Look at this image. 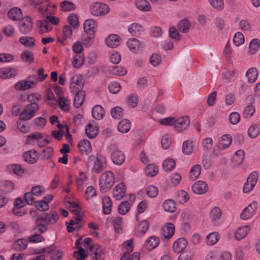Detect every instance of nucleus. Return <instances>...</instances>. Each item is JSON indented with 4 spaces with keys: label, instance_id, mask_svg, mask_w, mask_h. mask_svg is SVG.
<instances>
[{
    "label": "nucleus",
    "instance_id": "64",
    "mask_svg": "<svg viewBox=\"0 0 260 260\" xmlns=\"http://www.w3.org/2000/svg\"><path fill=\"white\" fill-rule=\"evenodd\" d=\"M96 196V189L92 186H88L85 192V197L87 200H89Z\"/></svg>",
    "mask_w": 260,
    "mask_h": 260
},
{
    "label": "nucleus",
    "instance_id": "59",
    "mask_svg": "<svg viewBox=\"0 0 260 260\" xmlns=\"http://www.w3.org/2000/svg\"><path fill=\"white\" fill-rule=\"evenodd\" d=\"M158 171V167L153 164L148 165L145 169V174L147 176L153 177Z\"/></svg>",
    "mask_w": 260,
    "mask_h": 260
},
{
    "label": "nucleus",
    "instance_id": "12",
    "mask_svg": "<svg viewBox=\"0 0 260 260\" xmlns=\"http://www.w3.org/2000/svg\"><path fill=\"white\" fill-rule=\"evenodd\" d=\"M190 123L189 118L187 116H182L178 119L175 118L174 128L178 132L185 129Z\"/></svg>",
    "mask_w": 260,
    "mask_h": 260
},
{
    "label": "nucleus",
    "instance_id": "31",
    "mask_svg": "<svg viewBox=\"0 0 260 260\" xmlns=\"http://www.w3.org/2000/svg\"><path fill=\"white\" fill-rule=\"evenodd\" d=\"M105 114V110L103 107L100 105L94 106L92 109V117L98 120L103 118Z\"/></svg>",
    "mask_w": 260,
    "mask_h": 260
},
{
    "label": "nucleus",
    "instance_id": "45",
    "mask_svg": "<svg viewBox=\"0 0 260 260\" xmlns=\"http://www.w3.org/2000/svg\"><path fill=\"white\" fill-rule=\"evenodd\" d=\"M137 8L142 11L148 12L151 9V6L146 0H136Z\"/></svg>",
    "mask_w": 260,
    "mask_h": 260
},
{
    "label": "nucleus",
    "instance_id": "21",
    "mask_svg": "<svg viewBox=\"0 0 260 260\" xmlns=\"http://www.w3.org/2000/svg\"><path fill=\"white\" fill-rule=\"evenodd\" d=\"M79 241L80 239H78L76 242L75 245L77 248H78V251L74 252V256L77 260H85V258L88 255V252L87 250L79 247Z\"/></svg>",
    "mask_w": 260,
    "mask_h": 260
},
{
    "label": "nucleus",
    "instance_id": "58",
    "mask_svg": "<svg viewBox=\"0 0 260 260\" xmlns=\"http://www.w3.org/2000/svg\"><path fill=\"white\" fill-rule=\"evenodd\" d=\"M60 7L63 11H71L76 9V5L73 2L69 1H63L60 4Z\"/></svg>",
    "mask_w": 260,
    "mask_h": 260
},
{
    "label": "nucleus",
    "instance_id": "41",
    "mask_svg": "<svg viewBox=\"0 0 260 260\" xmlns=\"http://www.w3.org/2000/svg\"><path fill=\"white\" fill-rule=\"evenodd\" d=\"M117 128L119 132L126 133L129 131L131 128V123L129 120L124 119L119 122Z\"/></svg>",
    "mask_w": 260,
    "mask_h": 260
},
{
    "label": "nucleus",
    "instance_id": "32",
    "mask_svg": "<svg viewBox=\"0 0 260 260\" xmlns=\"http://www.w3.org/2000/svg\"><path fill=\"white\" fill-rule=\"evenodd\" d=\"M232 138L229 135H224L221 137L219 141V148L220 149H226L232 144Z\"/></svg>",
    "mask_w": 260,
    "mask_h": 260
},
{
    "label": "nucleus",
    "instance_id": "43",
    "mask_svg": "<svg viewBox=\"0 0 260 260\" xmlns=\"http://www.w3.org/2000/svg\"><path fill=\"white\" fill-rule=\"evenodd\" d=\"M0 185L1 186V190L5 193L12 191L15 187L14 183L12 181L8 180L1 181Z\"/></svg>",
    "mask_w": 260,
    "mask_h": 260
},
{
    "label": "nucleus",
    "instance_id": "28",
    "mask_svg": "<svg viewBox=\"0 0 260 260\" xmlns=\"http://www.w3.org/2000/svg\"><path fill=\"white\" fill-rule=\"evenodd\" d=\"M162 234L165 238L169 239L172 237L175 232V226L171 222L167 223L163 228Z\"/></svg>",
    "mask_w": 260,
    "mask_h": 260
},
{
    "label": "nucleus",
    "instance_id": "5",
    "mask_svg": "<svg viewBox=\"0 0 260 260\" xmlns=\"http://www.w3.org/2000/svg\"><path fill=\"white\" fill-rule=\"evenodd\" d=\"M39 108L38 105H26L20 113V119L22 120H29L34 116L35 113L39 110Z\"/></svg>",
    "mask_w": 260,
    "mask_h": 260
},
{
    "label": "nucleus",
    "instance_id": "30",
    "mask_svg": "<svg viewBox=\"0 0 260 260\" xmlns=\"http://www.w3.org/2000/svg\"><path fill=\"white\" fill-rule=\"evenodd\" d=\"M159 243V239L156 236H151L148 238L145 243L146 248L151 250L156 248Z\"/></svg>",
    "mask_w": 260,
    "mask_h": 260
},
{
    "label": "nucleus",
    "instance_id": "48",
    "mask_svg": "<svg viewBox=\"0 0 260 260\" xmlns=\"http://www.w3.org/2000/svg\"><path fill=\"white\" fill-rule=\"evenodd\" d=\"M219 235L216 232H212L206 237V244L209 246H212L218 241Z\"/></svg>",
    "mask_w": 260,
    "mask_h": 260
},
{
    "label": "nucleus",
    "instance_id": "50",
    "mask_svg": "<svg viewBox=\"0 0 260 260\" xmlns=\"http://www.w3.org/2000/svg\"><path fill=\"white\" fill-rule=\"evenodd\" d=\"M86 136L90 139L95 138L98 135L96 127L92 124H88L85 128Z\"/></svg>",
    "mask_w": 260,
    "mask_h": 260
},
{
    "label": "nucleus",
    "instance_id": "33",
    "mask_svg": "<svg viewBox=\"0 0 260 260\" xmlns=\"http://www.w3.org/2000/svg\"><path fill=\"white\" fill-rule=\"evenodd\" d=\"M202 167L200 165L196 164L190 169L189 172V178L192 180L197 179L201 174Z\"/></svg>",
    "mask_w": 260,
    "mask_h": 260
},
{
    "label": "nucleus",
    "instance_id": "13",
    "mask_svg": "<svg viewBox=\"0 0 260 260\" xmlns=\"http://www.w3.org/2000/svg\"><path fill=\"white\" fill-rule=\"evenodd\" d=\"M34 78V77H30L27 80H22L17 82L15 84V88L16 90H21L32 88L37 84V82H35V80L32 79Z\"/></svg>",
    "mask_w": 260,
    "mask_h": 260
},
{
    "label": "nucleus",
    "instance_id": "47",
    "mask_svg": "<svg viewBox=\"0 0 260 260\" xmlns=\"http://www.w3.org/2000/svg\"><path fill=\"white\" fill-rule=\"evenodd\" d=\"M85 58L83 54H78L75 55L72 61L73 66L76 69L80 68L84 63Z\"/></svg>",
    "mask_w": 260,
    "mask_h": 260
},
{
    "label": "nucleus",
    "instance_id": "20",
    "mask_svg": "<svg viewBox=\"0 0 260 260\" xmlns=\"http://www.w3.org/2000/svg\"><path fill=\"white\" fill-rule=\"evenodd\" d=\"M128 31L132 36H139L143 31V26L138 23L134 22L128 26Z\"/></svg>",
    "mask_w": 260,
    "mask_h": 260
},
{
    "label": "nucleus",
    "instance_id": "23",
    "mask_svg": "<svg viewBox=\"0 0 260 260\" xmlns=\"http://www.w3.org/2000/svg\"><path fill=\"white\" fill-rule=\"evenodd\" d=\"M78 146L82 153L88 154L92 151V147L90 142L86 139L80 141L78 143Z\"/></svg>",
    "mask_w": 260,
    "mask_h": 260
},
{
    "label": "nucleus",
    "instance_id": "38",
    "mask_svg": "<svg viewBox=\"0 0 260 260\" xmlns=\"http://www.w3.org/2000/svg\"><path fill=\"white\" fill-rule=\"evenodd\" d=\"M109 73L113 75L122 76L126 74V69L122 67L114 66L110 67L109 69Z\"/></svg>",
    "mask_w": 260,
    "mask_h": 260
},
{
    "label": "nucleus",
    "instance_id": "60",
    "mask_svg": "<svg viewBox=\"0 0 260 260\" xmlns=\"http://www.w3.org/2000/svg\"><path fill=\"white\" fill-rule=\"evenodd\" d=\"M68 208L75 215L80 216L82 214L81 207L75 202L69 203Z\"/></svg>",
    "mask_w": 260,
    "mask_h": 260
},
{
    "label": "nucleus",
    "instance_id": "49",
    "mask_svg": "<svg viewBox=\"0 0 260 260\" xmlns=\"http://www.w3.org/2000/svg\"><path fill=\"white\" fill-rule=\"evenodd\" d=\"M19 41L22 45L27 48L32 47L35 45V39L30 37H21L19 39Z\"/></svg>",
    "mask_w": 260,
    "mask_h": 260
},
{
    "label": "nucleus",
    "instance_id": "53",
    "mask_svg": "<svg viewBox=\"0 0 260 260\" xmlns=\"http://www.w3.org/2000/svg\"><path fill=\"white\" fill-rule=\"evenodd\" d=\"M21 58L23 62L28 63H32L34 60V54L29 50L22 52Z\"/></svg>",
    "mask_w": 260,
    "mask_h": 260
},
{
    "label": "nucleus",
    "instance_id": "24",
    "mask_svg": "<svg viewBox=\"0 0 260 260\" xmlns=\"http://www.w3.org/2000/svg\"><path fill=\"white\" fill-rule=\"evenodd\" d=\"M38 30L40 33H45L50 31L52 26L46 20H39L36 22Z\"/></svg>",
    "mask_w": 260,
    "mask_h": 260
},
{
    "label": "nucleus",
    "instance_id": "10",
    "mask_svg": "<svg viewBox=\"0 0 260 260\" xmlns=\"http://www.w3.org/2000/svg\"><path fill=\"white\" fill-rule=\"evenodd\" d=\"M257 209V203L253 202L245 207L240 214V217L243 220H248L251 218L255 213Z\"/></svg>",
    "mask_w": 260,
    "mask_h": 260
},
{
    "label": "nucleus",
    "instance_id": "56",
    "mask_svg": "<svg viewBox=\"0 0 260 260\" xmlns=\"http://www.w3.org/2000/svg\"><path fill=\"white\" fill-rule=\"evenodd\" d=\"M163 208L166 212L173 213L176 210V204L172 200H167L163 204Z\"/></svg>",
    "mask_w": 260,
    "mask_h": 260
},
{
    "label": "nucleus",
    "instance_id": "44",
    "mask_svg": "<svg viewBox=\"0 0 260 260\" xmlns=\"http://www.w3.org/2000/svg\"><path fill=\"white\" fill-rule=\"evenodd\" d=\"M247 132L250 138H255L260 134V125L258 124H252L248 129Z\"/></svg>",
    "mask_w": 260,
    "mask_h": 260
},
{
    "label": "nucleus",
    "instance_id": "29",
    "mask_svg": "<svg viewBox=\"0 0 260 260\" xmlns=\"http://www.w3.org/2000/svg\"><path fill=\"white\" fill-rule=\"evenodd\" d=\"M59 108L63 111L68 112L70 108V101L65 96H60L58 98L57 103Z\"/></svg>",
    "mask_w": 260,
    "mask_h": 260
},
{
    "label": "nucleus",
    "instance_id": "63",
    "mask_svg": "<svg viewBox=\"0 0 260 260\" xmlns=\"http://www.w3.org/2000/svg\"><path fill=\"white\" fill-rule=\"evenodd\" d=\"M244 35L240 32H236L233 38V42L234 44L239 47L244 43Z\"/></svg>",
    "mask_w": 260,
    "mask_h": 260
},
{
    "label": "nucleus",
    "instance_id": "3",
    "mask_svg": "<svg viewBox=\"0 0 260 260\" xmlns=\"http://www.w3.org/2000/svg\"><path fill=\"white\" fill-rule=\"evenodd\" d=\"M109 6L102 2H93L89 6L90 13L95 17H101L107 15L110 12Z\"/></svg>",
    "mask_w": 260,
    "mask_h": 260
},
{
    "label": "nucleus",
    "instance_id": "14",
    "mask_svg": "<svg viewBox=\"0 0 260 260\" xmlns=\"http://www.w3.org/2000/svg\"><path fill=\"white\" fill-rule=\"evenodd\" d=\"M126 191V187L123 183L117 184L113 189L112 194L113 198L116 200H120L124 196Z\"/></svg>",
    "mask_w": 260,
    "mask_h": 260
},
{
    "label": "nucleus",
    "instance_id": "36",
    "mask_svg": "<svg viewBox=\"0 0 260 260\" xmlns=\"http://www.w3.org/2000/svg\"><path fill=\"white\" fill-rule=\"evenodd\" d=\"M221 212L219 208L214 207L211 209L210 212L209 217L214 223L217 222L221 218Z\"/></svg>",
    "mask_w": 260,
    "mask_h": 260
},
{
    "label": "nucleus",
    "instance_id": "27",
    "mask_svg": "<svg viewBox=\"0 0 260 260\" xmlns=\"http://www.w3.org/2000/svg\"><path fill=\"white\" fill-rule=\"evenodd\" d=\"M250 231V228L248 225L239 227L235 233V238L237 240H241L244 239Z\"/></svg>",
    "mask_w": 260,
    "mask_h": 260
},
{
    "label": "nucleus",
    "instance_id": "1",
    "mask_svg": "<svg viewBox=\"0 0 260 260\" xmlns=\"http://www.w3.org/2000/svg\"><path fill=\"white\" fill-rule=\"evenodd\" d=\"M115 182L114 173L111 171H107L103 173L99 180L100 190L106 192L111 189Z\"/></svg>",
    "mask_w": 260,
    "mask_h": 260
},
{
    "label": "nucleus",
    "instance_id": "25",
    "mask_svg": "<svg viewBox=\"0 0 260 260\" xmlns=\"http://www.w3.org/2000/svg\"><path fill=\"white\" fill-rule=\"evenodd\" d=\"M245 156V152L243 150H237L234 154L232 163L234 166L237 167L242 164Z\"/></svg>",
    "mask_w": 260,
    "mask_h": 260
},
{
    "label": "nucleus",
    "instance_id": "8",
    "mask_svg": "<svg viewBox=\"0 0 260 260\" xmlns=\"http://www.w3.org/2000/svg\"><path fill=\"white\" fill-rule=\"evenodd\" d=\"M107 166V159L105 156L101 154L97 155L94 161L92 170L99 174L104 170Z\"/></svg>",
    "mask_w": 260,
    "mask_h": 260
},
{
    "label": "nucleus",
    "instance_id": "22",
    "mask_svg": "<svg viewBox=\"0 0 260 260\" xmlns=\"http://www.w3.org/2000/svg\"><path fill=\"white\" fill-rule=\"evenodd\" d=\"M127 46L129 50L133 52H137L141 48V44L139 40L136 38L129 39L127 42Z\"/></svg>",
    "mask_w": 260,
    "mask_h": 260
},
{
    "label": "nucleus",
    "instance_id": "19",
    "mask_svg": "<svg viewBox=\"0 0 260 260\" xmlns=\"http://www.w3.org/2000/svg\"><path fill=\"white\" fill-rule=\"evenodd\" d=\"M24 161L29 164H34L38 160V153L37 151L31 149L25 152L22 155Z\"/></svg>",
    "mask_w": 260,
    "mask_h": 260
},
{
    "label": "nucleus",
    "instance_id": "52",
    "mask_svg": "<svg viewBox=\"0 0 260 260\" xmlns=\"http://www.w3.org/2000/svg\"><path fill=\"white\" fill-rule=\"evenodd\" d=\"M193 150L192 141L191 140H186L182 144V152L185 155L191 154Z\"/></svg>",
    "mask_w": 260,
    "mask_h": 260
},
{
    "label": "nucleus",
    "instance_id": "4",
    "mask_svg": "<svg viewBox=\"0 0 260 260\" xmlns=\"http://www.w3.org/2000/svg\"><path fill=\"white\" fill-rule=\"evenodd\" d=\"M110 158L112 162L115 165H122L125 159L124 152L119 148L114 147L110 153Z\"/></svg>",
    "mask_w": 260,
    "mask_h": 260
},
{
    "label": "nucleus",
    "instance_id": "62",
    "mask_svg": "<svg viewBox=\"0 0 260 260\" xmlns=\"http://www.w3.org/2000/svg\"><path fill=\"white\" fill-rule=\"evenodd\" d=\"M177 200L180 204H184L188 201L189 199V194L184 190H181L178 192Z\"/></svg>",
    "mask_w": 260,
    "mask_h": 260
},
{
    "label": "nucleus",
    "instance_id": "61",
    "mask_svg": "<svg viewBox=\"0 0 260 260\" xmlns=\"http://www.w3.org/2000/svg\"><path fill=\"white\" fill-rule=\"evenodd\" d=\"M175 166V160L172 158H167L162 163V168L166 171H170Z\"/></svg>",
    "mask_w": 260,
    "mask_h": 260
},
{
    "label": "nucleus",
    "instance_id": "51",
    "mask_svg": "<svg viewBox=\"0 0 260 260\" xmlns=\"http://www.w3.org/2000/svg\"><path fill=\"white\" fill-rule=\"evenodd\" d=\"M177 27L180 32L187 33L189 30L190 24L188 20L186 19H183L179 21Z\"/></svg>",
    "mask_w": 260,
    "mask_h": 260
},
{
    "label": "nucleus",
    "instance_id": "46",
    "mask_svg": "<svg viewBox=\"0 0 260 260\" xmlns=\"http://www.w3.org/2000/svg\"><path fill=\"white\" fill-rule=\"evenodd\" d=\"M75 95L74 105L76 108L80 107L84 100L85 92L83 90L78 91Z\"/></svg>",
    "mask_w": 260,
    "mask_h": 260
},
{
    "label": "nucleus",
    "instance_id": "7",
    "mask_svg": "<svg viewBox=\"0 0 260 260\" xmlns=\"http://www.w3.org/2000/svg\"><path fill=\"white\" fill-rule=\"evenodd\" d=\"M258 177V173L255 171L252 172L249 175L243 186L244 193H249L253 189L257 183Z\"/></svg>",
    "mask_w": 260,
    "mask_h": 260
},
{
    "label": "nucleus",
    "instance_id": "9",
    "mask_svg": "<svg viewBox=\"0 0 260 260\" xmlns=\"http://www.w3.org/2000/svg\"><path fill=\"white\" fill-rule=\"evenodd\" d=\"M33 22L30 17L25 16L22 18L18 24V28L21 33L26 34L32 29Z\"/></svg>",
    "mask_w": 260,
    "mask_h": 260
},
{
    "label": "nucleus",
    "instance_id": "18",
    "mask_svg": "<svg viewBox=\"0 0 260 260\" xmlns=\"http://www.w3.org/2000/svg\"><path fill=\"white\" fill-rule=\"evenodd\" d=\"M192 190L196 194H203L208 190L207 184L203 181H198L192 185Z\"/></svg>",
    "mask_w": 260,
    "mask_h": 260
},
{
    "label": "nucleus",
    "instance_id": "17",
    "mask_svg": "<svg viewBox=\"0 0 260 260\" xmlns=\"http://www.w3.org/2000/svg\"><path fill=\"white\" fill-rule=\"evenodd\" d=\"M187 245V241L185 238H178L173 243V250L175 253H180L186 248Z\"/></svg>",
    "mask_w": 260,
    "mask_h": 260
},
{
    "label": "nucleus",
    "instance_id": "55",
    "mask_svg": "<svg viewBox=\"0 0 260 260\" xmlns=\"http://www.w3.org/2000/svg\"><path fill=\"white\" fill-rule=\"evenodd\" d=\"M131 204L128 201L122 202L118 206V211L121 215H125L130 210Z\"/></svg>",
    "mask_w": 260,
    "mask_h": 260
},
{
    "label": "nucleus",
    "instance_id": "40",
    "mask_svg": "<svg viewBox=\"0 0 260 260\" xmlns=\"http://www.w3.org/2000/svg\"><path fill=\"white\" fill-rule=\"evenodd\" d=\"M149 228V222L147 220H143L138 224L136 229V234L138 236H141L144 235L148 230Z\"/></svg>",
    "mask_w": 260,
    "mask_h": 260
},
{
    "label": "nucleus",
    "instance_id": "16",
    "mask_svg": "<svg viewBox=\"0 0 260 260\" xmlns=\"http://www.w3.org/2000/svg\"><path fill=\"white\" fill-rule=\"evenodd\" d=\"M96 26L97 22L93 19H86L83 23L84 31L89 35H94Z\"/></svg>",
    "mask_w": 260,
    "mask_h": 260
},
{
    "label": "nucleus",
    "instance_id": "57",
    "mask_svg": "<svg viewBox=\"0 0 260 260\" xmlns=\"http://www.w3.org/2000/svg\"><path fill=\"white\" fill-rule=\"evenodd\" d=\"M260 42L257 39H252L249 46V52L251 54H255L259 49Z\"/></svg>",
    "mask_w": 260,
    "mask_h": 260
},
{
    "label": "nucleus",
    "instance_id": "39",
    "mask_svg": "<svg viewBox=\"0 0 260 260\" xmlns=\"http://www.w3.org/2000/svg\"><path fill=\"white\" fill-rule=\"evenodd\" d=\"M46 230L47 227L43 218L37 219L36 221V226L34 229L35 233L42 234L44 233Z\"/></svg>",
    "mask_w": 260,
    "mask_h": 260
},
{
    "label": "nucleus",
    "instance_id": "34",
    "mask_svg": "<svg viewBox=\"0 0 260 260\" xmlns=\"http://www.w3.org/2000/svg\"><path fill=\"white\" fill-rule=\"evenodd\" d=\"M8 16L12 20H19L22 17L21 10L20 8L17 7L13 8L9 11Z\"/></svg>",
    "mask_w": 260,
    "mask_h": 260
},
{
    "label": "nucleus",
    "instance_id": "42",
    "mask_svg": "<svg viewBox=\"0 0 260 260\" xmlns=\"http://www.w3.org/2000/svg\"><path fill=\"white\" fill-rule=\"evenodd\" d=\"M59 218L58 214L54 212L51 211L48 213L46 214L45 217L43 218L44 223H48L50 224H54L56 222Z\"/></svg>",
    "mask_w": 260,
    "mask_h": 260
},
{
    "label": "nucleus",
    "instance_id": "15",
    "mask_svg": "<svg viewBox=\"0 0 260 260\" xmlns=\"http://www.w3.org/2000/svg\"><path fill=\"white\" fill-rule=\"evenodd\" d=\"M120 38L118 35L112 34L106 38L105 42L108 47L114 48L120 44Z\"/></svg>",
    "mask_w": 260,
    "mask_h": 260
},
{
    "label": "nucleus",
    "instance_id": "2",
    "mask_svg": "<svg viewBox=\"0 0 260 260\" xmlns=\"http://www.w3.org/2000/svg\"><path fill=\"white\" fill-rule=\"evenodd\" d=\"M44 5L46 6V7L45 8L40 7L39 11L42 13H46L47 15L46 20L47 21L48 23L49 22L51 24L55 25H57L60 21L59 18L56 16L50 15L55 12L54 9L56 8L55 4L51 3L49 1H46L44 2Z\"/></svg>",
    "mask_w": 260,
    "mask_h": 260
},
{
    "label": "nucleus",
    "instance_id": "26",
    "mask_svg": "<svg viewBox=\"0 0 260 260\" xmlns=\"http://www.w3.org/2000/svg\"><path fill=\"white\" fill-rule=\"evenodd\" d=\"M16 71L11 67L2 68L0 69V78L7 79L14 77L16 75Z\"/></svg>",
    "mask_w": 260,
    "mask_h": 260
},
{
    "label": "nucleus",
    "instance_id": "54",
    "mask_svg": "<svg viewBox=\"0 0 260 260\" xmlns=\"http://www.w3.org/2000/svg\"><path fill=\"white\" fill-rule=\"evenodd\" d=\"M27 244L26 240L20 239L15 241L13 247L16 251H21L26 248Z\"/></svg>",
    "mask_w": 260,
    "mask_h": 260
},
{
    "label": "nucleus",
    "instance_id": "11",
    "mask_svg": "<svg viewBox=\"0 0 260 260\" xmlns=\"http://www.w3.org/2000/svg\"><path fill=\"white\" fill-rule=\"evenodd\" d=\"M44 250L47 258H50L52 260H59L62 257V252L58 249H56L54 245L45 248Z\"/></svg>",
    "mask_w": 260,
    "mask_h": 260
},
{
    "label": "nucleus",
    "instance_id": "37",
    "mask_svg": "<svg viewBox=\"0 0 260 260\" xmlns=\"http://www.w3.org/2000/svg\"><path fill=\"white\" fill-rule=\"evenodd\" d=\"M102 207L105 214L108 215L111 212L112 201L109 196H105L102 200Z\"/></svg>",
    "mask_w": 260,
    "mask_h": 260
},
{
    "label": "nucleus",
    "instance_id": "35",
    "mask_svg": "<svg viewBox=\"0 0 260 260\" xmlns=\"http://www.w3.org/2000/svg\"><path fill=\"white\" fill-rule=\"evenodd\" d=\"M247 81L249 83H254L257 79L258 73L255 68H251L249 69L245 74Z\"/></svg>",
    "mask_w": 260,
    "mask_h": 260
},
{
    "label": "nucleus",
    "instance_id": "6",
    "mask_svg": "<svg viewBox=\"0 0 260 260\" xmlns=\"http://www.w3.org/2000/svg\"><path fill=\"white\" fill-rule=\"evenodd\" d=\"M83 85V78L81 75L73 74L70 80V89L71 92H76L81 90Z\"/></svg>",
    "mask_w": 260,
    "mask_h": 260
}]
</instances>
